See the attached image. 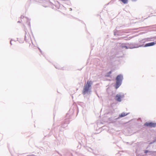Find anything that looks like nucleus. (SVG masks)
<instances>
[{
    "label": "nucleus",
    "mask_w": 156,
    "mask_h": 156,
    "mask_svg": "<svg viewBox=\"0 0 156 156\" xmlns=\"http://www.w3.org/2000/svg\"><path fill=\"white\" fill-rule=\"evenodd\" d=\"M123 79V76L121 75H118L116 78V88H118L121 85L122 81Z\"/></svg>",
    "instance_id": "f03ea898"
},
{
    "label": "nucleus",
    "mask_w": 156,
    "mask_h": 156,
    "mask_svg": "<svg viewBox=\"0 0 156 156\" xmlns=\"http://www.w3.org/2000/svg\"><path fill=\"white\" fill-rule=\"evenodd\" d=\"M121 1L124 4L127 3L128 1V0H121Z\"/></svg>",
    "instance_id": "6e6552de"
},
{
    "label": "nucleus",
    "mask_w": 156,
    "mask_h": 156,
    "mask_svg": "<svg viewBox=\"0 0 156 156\" xmlns=\"http://www.w3.org/2000/svg\"><path fill=\"white\" fill-rule=\"evenodd\" d=\"M155 44V43L154 42H152L148 43H147L145 45L144 47H147L153 46Z\"/></svg>",
    "instance_id": "423d86ee"
},
{
    "label": "nucleus",
    "mask_w": 156,
    "mask_h": 156,
    "mask_svg": "<svg viewBox=\"0 0 156 156\" xmlns=\"http://www.w3.org/2000/svg\"><path fill=\"white\" fill-rule=\"evenodd\" d=\"M124 95L120 94H117L116 95L115 99L116 101L120 102L121 101V98L124 97Z\"/></svg>",
    "instance_id": "20e7f679"
},
{
    "label": "nucleus",
    "mask_w": 156,
    "mask_h": 156,
    "mask_svg": "<svg viewBox=\"0 0 156 156\" xmlns=\"http://www.w3.org/2000/svg\"><path fill=\"white\" fill-rule=\"evenodd\" d=\"M112 73V71H110L108 72L106 75V76H109Z\"/></svg>",
    "instance_id": "1a4fd4ad"
},
{
    "label": "nucleus",
    "mask_w": 156,
    "mask_h": 156,
    "mask_svg": "<svg viewBox=\"0 0 156 156\" xmlns=\"http://www.w3.org/2000/svg\"><path fill=\"white\" fill-rule=\"evenodd\" d=\"M92 84V82L91 81H88L85 84L83 90V94H85L89 91Z\"/></svg>",
    "instance_id": "f257e3e1"
},
{
    "label": "nucleus",
    "mask_w": 156,
    "mask_h": 156,
    "mask_svg": "<svg viewBox=\"0 0 156 156\" xmlns=\"http://www.w3.org/2000/svg\"><path fill=\"white\" fill-rule=\"evenodd\" d=\"M128 114L127 113H125L123 112L121 113V115H119V118L123 117L126 116Z\"/></svg>",
    "instance_id": "0eeeda50"
},
{
    "label": "nucleus",
    "mask_w": 156,
    "mask_h": 156,
    "mask_svg": "<svg viewBox=\"0 0 156 156\" xmlns=\"http://www.w3.org/2000/svg\"><path fill=\"white\" fill-rule=\"evenodd\" d=\"M25 40L27 41L31 40L30 36L29 33H26L25 36Z\"/></svg>",
    "instance_id": "39448f33"
},
{
    "label": "nucleus",
    "mask_w": 156,
    "mask_h": 156,
    "mask_svg": "<svg viewBox=\"0 0 156 156\" xmlns=\"http://www.w3.org/2000/svg\"><path fill=\"white\" fill-rule=\"evenodd\" d=\"M144 125L145 126H149L151 127H155L156 126V123L152 122H146Z\"/></svg>",
    "instance_id": "7ed1b4c3"
},
{
    "label": "nucleus",
    "mask_w": 156,
    "mask_h": 156,
    "mask_svg": "<svg viewBox=\"0 0 156 156\" xmlns=\"http://www.w3.org/2000/svg\"><path fill=\"white\" fill-rule=\"evenodd\" d=\"M149 152L148 151V150H145L144 151V153H147V152Z\"/></svg>",
    "instance_id": "9d476101"
}]
</instances>
